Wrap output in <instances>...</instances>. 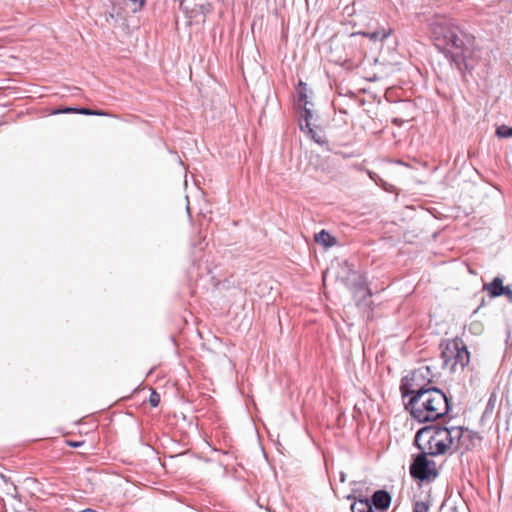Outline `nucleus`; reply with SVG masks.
Listing matches in <instances>:
<instances>
[{
  "instance_id": "6e6552de",
  "label": "nucleus",
  "mask_w": 512,
  "mask_h": 512,
  "mask_svg": "<svg viewBox=\"0 0 512 512\" xmlns=\"http://www.w3.org/2000/svg\"><path fill=\"white\" fill-rule=\"evenodd\" d=\"M483 289L488 292L491 298L506 296L512 302V289L503 285L501 277H495L490 283L484 284Z\"/></svg>"
},
{
  "instance_id": "7ed1b4c3",
  "label": "nucleus",
  "mask_w": 512,
  "mask_h": 512,
  "mask_svg": "<svg viewBox=\"0 0 512 512\" xmlns=\"http://www.w3.org/2000/svg\"><path fill=\"white\" fill-rule=\"evenodd\" d=\"M458 430L441 425H430L419 429L414 438V444L420 451L430 456L444 455L454 452L453 437L458 436Z\"/></svg>"
},
{
  "instance_id": "f03ea898",
  "label": "nucleus",
  "mask_w": 512,
  "mask_h": 512,
  "mask_svg": "<svg viewBox=\"0 0 512 512\" xmlns=\"http://www.w3.org/2000/svg\"><path fill=\"white\" fill-rule=\"evenodd\" d=\"M405 407L420 423L434 422L444 417L450 408L447 396L437 387L418 391L408 399Z\"/></svg>"
},
{
  "instance_id": "412c9836",
  "label": "nucleus",
  "mask_w": 512,
  "mask_h": 512,
  "mask_svg": "<svg viewBox=\"0 0 512 512\" xmlns=\"http://www.w3.org/2000/svg\"><path fill=\"white\" fill-rule=\"evenodd\" d=\"M149 403L152 407H157L160 403V395L153 391L149 397Z\"/></svg>"
},
{
  "instance_id": "423d86ee",
  "label": "nucleus",
  "mask_w": 512,
  "mask_h": 512,
  "mask_svg": "<svg viewBox=\"0 0 512 512\" xmlns=\"http://www.w3.org/2000/svg\"><path fill=\"white\" fill-rule=\"evenodd\" d=\"M428 456L430 455L426 454L425 451H421L414 458L410 465V473L413 478L421 481H432L438 476L436 464L434 461L429 460Z\"/></svg>"
},
{
  "instance_id": "6ab92c4d",
  "label": "nucleus",
  "mask_w": 512,
  "mask_h": 512,
  "mask_svg": "<svg viewBox=\"0 0 512 512\" xmlns=\"http://www.w3.org/2000/svg\"><path fill=\"white\" fill-rule=\"evenodd\" d=\"M430 504L428 501H415L413 512H429Z\"/></svg>"
},
{
  "instance_id": "39448f33",
  "label": "nucleus",
  "mask_w": 512,
  "mask_h": 512,
  "mask_svg": "<svg viewBox=\"0 0 512 512\" xmlns=\"http://www.w3.org/2000/svg\"><path fill=\"white\" fill-rule=\"evenodd\" d=\"M433 377L434 374L431 371L430 366H421L415 369L410 376H407L401 384L400 390L402 397L410 398L425 389L433 388Z\"/></svg>"
},
{
  "instance_id": "f257e3e1",
  "label": "nucleus",
  "mask_w": 512,
  "mask_h": 512,
  "mask_svg": "<svg viewBox=\"0 0 512 512\" xmlns=\"http://www.w3.org/2000/svg\"><path fill=\"white\" fill-rule=\"evenodd\" d=\"M429 25L435 47L460 72L472 70L474 67L473 39L446 16L435 15L431 18Z\"/></svg>"
},
{
  "instance_id": "393cba45",
  "label": "nucleus",
  "mask_w": 512,
  "mask_h": 512,
  "mask_svg": "<svg viewBox=\"0 0 512 512\" xmlns=\"http://www.w3.org/2000/svg\"><path fill=\"white\" fill-rule=\"evenodd\" d=\"M70 445L73 447H79L81 445V442H71Z\"/></svg>"
},
{
  "instance_id": "20e7f679",
  "label": "nucleus",
  "mask_w": 512,
  "mask_h": 512,
  "mask_svg": "<svg viewBox=\"0 0 512 512\" xmlns=\"http://www.w3.org/2000/svg\"><path fill=\"white\" fill-rule=\"evenodd\" d=\"M442 368L454 373L458 368L463 370L470 362V353L464 342L455 338L440 343Z\"/></svg>"
},
{
  "instance_id": "9b49d317",
  "label": "nucleus",
  "mask_w": 512,
  "mask_h": 512,
  "mask_svg": "<svg viewBox=\"0 0 512 512\" xmlns=\"http://www.w3.org/2000/svg\"><path fill=\"white\" fill-rule=\"evenodd\" d=\"M392 33V29L380 28L374 32H358L357 34L362 35L373 42L383 41L388 38Z\"/></svg>"
},
{
  "instance_id": "a878e982",
  "label": "nucleus",
  "mask_w": 512,
  "mask_h": 512,
  "mask_svg": "<svg viewBox=\"0 0 512 512\" xmlns=\"http://www.w3.org/2000/svg\"><path fill=\"white\" fill-rule=\"evenodd\" d=\"M377 175L375 173H370L371 179H373L375 182H377L376 177Z\"/></svg>"
},
{
  "instance_id": "4be33fe9",
  "label": "nucleus",
  "mask_w": 512,
  "mask_h": 512,
  "mask_svg": "<svg viewBox=\"0 0 512 512\" xmlns=\"http://www.w3.org/2000/svg\"><path fill=\"white\" fill-rule=\"evenodd\" d=\"M129 1L134 6L133 9H132L133 12H137V11H140L143 8V6L145 5L147 0H129Z\"/></svg>"
},
{
  "instance_id": "bb28decb",
  "label": "nucleus",
  "mask_w": 512,
  "mask_h": 512,
  "mask_svg": "<svg viewBox=\"0 0 512 512\" xmlns=\"http://www.w3.org/2000/svg\"><path fill=\"white\" fill-rule=\"evenodd\" d=\"M82 512H96V511H95V510H92V509H86V510H84V511H82Z\"/></svg>"
},
{
  "instance_id": "0eeeda50",
  "label": "nucleus",
  "mask_w": 512,
  "mask_h": 512,
  "mask_svg": "<svg viewBox=\"0 0 512 512\" xmlns=\"http://www.w3.org/2000/svg\"><path fill=\"white\" fill-rule=\"evenodd\" d=\"M453 430H458L459 437H453L454 452L460 449L470 450L476 445V441H480L481 437L467 428L461 426H453Z\"/></svg>"
},
{
  "instance_id": "f3484780",
  "label": "nucleus",
  "mask_w": 512,
  "mask_h": 512,
  "mask_svg": "<svg viewBox=\"0 0 512 512\" xmlns=\"http://www.w3.org/2000/svg\"><path fill=\"white\" fill-rule=\"evenodd\" d=\"M299 87H300V90H299V97H298V105L299 106H302V105H309L310 102L308 100V95L306 93V84L303 83V82H299Z\"/></svg>"
},
{
  "instance_id": "ddd939ff",
  "label": "nucleus",
  "mask_w": 512,
  "mask_h": 512,
  "mask_svg": "<svg viewBox=\"0 0 512 512\" xmlns=\"http://www.w3.org/2000/svg\"><path fill=\"white\" fill-rule=\"evenodd\" d=\"M314 240L316 243L324 246V247H332L336 244V239L330 235L326 230H321L319 233L315 234Z\"/></svg>"
},
{
  "instance_id": "b1692460",
  "label": "nucleus",
  "mask_w": 512,
  "mask_h": 512,
  "mask_svg": "<svg viewBox=\"0 0 512 512\" xmlns=\"http://www.w3.org/2000/svg\"><path fill=\"white\" fill-rule=\"evenodd\" d=\"M345 480H346V474L344 472H341L340 473V481L345 482Z\"/></svg>"
},
{
  "instance_id": "aec40b11",
  "label": "nucleus",
  "mask_w": 512,
  "mask_h": 512,
  "mask_svg": "<svg viewBox=\"0 0 512 512\" xmlns=\"http://www.w3.org/2000/svg\"><path fill=\"white\" fill-rule=\"evenodd\" d=\"M77 113L83 114V115H105L104 112L101 111H94L88 108H78Z\"/></svg>"
},
{
  "instance_id": "9d476101",
  "label": "nucleus",
  "mask_w": 512,
  "mask_h": 512,
  "mask_svg": "<svg viewBox=\"0 0 512 512\" xmlns=\"http://www.w3.org/2000/svg\"><path fill=\"white\" fill-rule=\"evenodd\" d=\"M351 276L353 278V290L355 295L363 293L362 297L365 296L370 297L372 295L370 289L367 285V280L364 275L358 274L356 272H351Z\"/></svg>"
},
{
  "instance_id": "a211bd4d",
  "label": "nucleus",
  "mask_w": 512,
  "mask_h": 512,
  "mask_svg": "<svg viewBox=\"0 0 512 512\" xmlns=\"http://www.w3.org/2000/svg\"><path fill=\"white\" fill-rule=\"evenodd\" d=\"M496 135L499 138H511L512 137V127L507 125H501L496 129Z\"/></svg>"
},
{
  "instance_id": "4468645a",
  "label": "nucleus",
  "mask_w": 512,
  "mask_h": 512,
  "mask_svg": "<svg viewBox=\"0 0 512 512\" xmlns=\"http://www.w3.org/2000/svg\"><path fill=\"white\" fill-rule=\"evenodd\" d=\"M352 512H374L369 499H360L351 506Z\"/></svg>"
},
{
  "instance_id": "1a4fd4ad",
  "label": "nucleus",
  "mask_w": 512,
  "mask_h": 512,
  "mask_svg": "<svg viewBox=\"0 0 512 512\" xmlns=\"http://www.w3.org/2000/svg\"><path fill=\"white\" fill-rule=\"evenodd\" d=\"M372 507H375L377 510H386L391 503V496L385 490H378L374 492L372 498L370 500Z\"/></svg>"
},
{
  "instance_id": "dca6fc26",
  "label": "nucleus",
  "mask_w": 512,
  "mask_h": 512,
  "mask_svg": "<svg viewBox=\"0 0 512 512\" xmlns=\"http://www.w3.org/2000/svg\"><path fill=\"white\" fill-rule=\"evenodd\" d=\"M316 162L311 160L310 164L314 165L316 171L329 172L328 161L329 158H322L320 155L315 156Z\"/></svg>"
},
{
  "instance_id": "f8f14e48",
  "label": "nucleus",
  "mask_w": 512,
  "mask_h": 512,
  "mask_svg": "<svg viewBox=\"0 0 512 512\" xmlns=\"http://www.w3.org/2000/svg\"><path fill=\"white\" fill-rule=\"evenodd\" d=\"M299 107L301 108L299 128L301 131H306V128L311 126V119L313 117V113L309 105H302Z\"/></svg>"
},
{
  "instance_id": "5701e85b",
  "label": "nucleus",
  "mask_w": 512,
  "mask_h": 512,
  "mask_svg": "<svg viewBox=\"0 0 512 512\" xmlns=\"http://www.w3.org/2000/svg\"><path fill=\"white\" fill-rule=\"evenodd\" d=\"M77 110H78V108L67 107L64 110H62L61 112H63V113H77Z\"/></svg>"
},
{
  "instance_id": "2eb2a0df",
  "label": "nucleus",
  "mask_w": 512,
  "mask_h": 512,
  "mask_svg": "<svg viewBox=\"0 0 512 512\" xmlns=\"http://www.w3.org/2000/svg\"><path fill=\"white\" fill-rule=\"evenodd\" d=\"M306 133L313 141L316 143L323 145L327 143V140L324 136V134L321 131H316L312 125L306 128V131H303Z\"/></svg>"
}]
</instances>
